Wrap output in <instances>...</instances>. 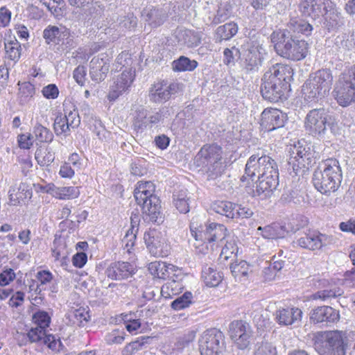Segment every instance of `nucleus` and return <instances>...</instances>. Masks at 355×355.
Returning a JSON list of instances; mask_svg holds the SVG:
<instances>
[{"instance_id": "f257e3e1", "label": "nucleus", "mask_w": 355, "mask_h": 355, "mask_svg": "<svg viewBox=\"0 0 355 355\" xmlns=\"http://www.w3.org/2000/svg\"><path fill=\"white\" fill-rule=\"evenodd\" d=\"M247 177L254 180L257 178L253 196L268 198L279 184V170L276 162L268 155H251L247 161L245 175L241 178L243 186L250 184Z\"/></svg>"}, {"instance_id": "f03ea898", "label": "nucleus", "mask_w": 355, "mask_h": 355, "mask_svg": "<svg viewBox=\"0 0 355 355\" xmlns=\"http://www.w3.org/2000/svg\"><path fill=\"white\" fill-rule=\"evenodd\" d=\"M293 69L287 64H276L265 72L261 79V93L270 102L282 99L289 83L293 79Z\"/></svg>"}, {"instance_id": "7ed1b4c3", "label": "nucleus", "mask_w": 355, "mask_h": 355, "mask_svg": "<svg viewBox=\"0 0 355 355\" xmlns=\"http://www.w3.org/2000/svg\"><path fill=\"white\" fill-rule=\"evenodd\" d=\"M342 177L338 161L336 159H328L322 162L315 171L313 183L318 191L327 195L338 190Z\"/></svg>"}, {"instance_id": "20e7f679", "label": "nucleus", "mask_w": 355, "mask_h": 355, "mask_svg": "<svg viewBox=\"0 0 355 355\" xmlns=\"http://www.w3.org/2000/svg\"><path fill=\"white\" fill-rule=\"evenodd\" d=\"M313 340L314 348L320 355H346L348 338L345 331H318L313 335Z\"/></svg>"}, {"instance_id": "39448f33", "label": "nucleus", "mask_w": 355, "mask_h": 355, "mask_svg": "<svg viewBox=\"0 0 355 355\" xmlns=\"http://www.w3.org/2000/svg\"><path fill=\"white\" fill-rule=\"evenodd\" d=\"M333 76L329 69H320L309 76L302 86V94L308 101H318L330 91Z\"/></svg>"}, {"instance_id": "423d86ee", "label": "nucleus", "mask_w": 355, "mask_h": 355, "mask_svg": "<svg viewBox=\"0 0 355 355\" xmlns=\"http://www.w3.org/2000/svg\"><path fill=\"white\" fill-rule=\"evenodd\" d=\"M277 35L278 42L275 49L278 55L293 61L302 60L307 56L309 47L305 40L294 39L285 31H279Z\"/></svg>"}, {"instance_id": "0eeeda50", "label": "nucleus", "mask_w": 355, "mask_h": 355, "mask_svg": "<svg viewBox=\"0 0 355 355\" xmlns=\"http://www.w3.org/2000/svg\"><path fill=\"white\" fill-rule=\"evenodd\" d=\"M335 119L329 116L324 109L310 110L304 121L306 132L313 137L323 139L327 135L328 130L335 134L337 129Z\"/></svg>"}, {"instance_id": "6e6552de", "label": "nucleus", "mask_w": 355, "mask_h": 355, "mask_svg": "<svg viewBox=\"0 0 355 355\" xmlns=\"http://www.w3.org/2000/svg\"><path fill=\"white\" fill-rule=\"evenodd\" d=\"M334 92L341 106H348L355 101V65L340 74Z\"/></svg>"}, {"instance_id": "1a4fd4ad", "label": "nucleus", "mask_w": 355, "mask_h": 355, "mask_svg": "<svg viewBox=\"0 0 355 355\" xmlns=\"http://www.w3.org/2000/svg\"><path fill=\"white\" fill-rule=\"evenodd\" d=\"M223 149L217 144L204 145L196 155L198 166L207 168L213 175L221 173Z\"/></svg>"}, {"instance_id": "9d476101", "label": "nucleus", "mask_w": 355, "mask_h": 355, "mask_svg": "<svg viewBox=\"0 0 355 355\" xmlns=\"http://www.w3.org/2000/svg\"><path fill=\"white\" fill-rule=\"evenodd\" d=\"M198 343L201 355H223L225 351L224 335L215 328L205 331Z\"/></svg>"}, {"instance_id": "9b49d317", "label": "nucleus", "mask_w": 355, "mask_h": 355, "mask_svg": "<svg viewBox=\"0 0 355 355\" xmlns=\"http://www.w3.org/2000/svg\"><path fill=\"white\" fill-rule=\"evenodd\" d=\"M154 193L141 190L139 192H135L134 196L137 204L141 207L146 219L159 223L162 220L161 205L159 198Z\"/></svg>"}, {"instance_id": "f8f14e48", "label": "nucleus", "mask_w": 355, "mask_h": 355, "mask_svg": "<svg viewBox=\"0 0 355 355\" xmlns=\"http://www.w3.org/2000/svg\"><path fill=\"white\" fill-rule=\"evenodd\" d=\"M191 235L197 241L203 243L223 242L226 237L227 228L221 224L210 223L207 226L198 227L194 221L190 225Z\"/></svg>"}, {"instance_id": "ddd939ff", "label": "nucleus", "mask_w": 355, "mask_h": 355, "mask_svg": "<svg viewBox=\"0 0 355 355\" xmlns=\"http://www.w3.org/2000/svg\"><path fill=\"white\" fill-rule=\"evenodd\" d=\"M266 54V52L262 44L258 40H249L244 46L243 69L247 73L257 71Z\"/></svg>"}, {"instance_id": "4468645a", "label": "nucleus", "mask_w": 355, "mask_h": 355, "mask_svg": "<svg viewBox=\"0 0 355 355\" xmlns=\"http://www.w3.org/2000/svg\"><path fill=\"white\" fill-rule=\"evenodd\" d=\"M334 236L320 233L318 231H309L296 239L293 243L296 245L309 250H322L334 244Z\"/></svg>"}, {"instance_id": "2eb2a0df", "label": "nucleus", "mask_w": 355, "mask_h": 355, "mask_svg": "<svg viewBox=\"0 0 355 355\" xmlns=\"http://www.w3.org/2000/svg\"><path fill=\"white\" fill-rule=\"evenodd\" d=\"M135 77V71L132 69H125L114 76L107 96L109 101H115L123 94L128 93Z\"/></svg>"}, {"instance_id": "dca6fc26", "label": "nucleus", "mask_w": 355, "mask_h": 355, "mask_svg": "<svg viewBox=\"0 0 355 355\" xmlns=\"http://www.w3.org/2000/svg\"><path fill=\"white\" fill-rule=\"evenodd\" d=\"M144 239L150 253L154 257H166L170 251L165 234L155 229L144 234Z\"/></svg>"}, {"instance_id": "f3484780", "label": "nucleus", "mask_w": 355, "mask_h": 355, "mask_svg": "<svg viewBox=\"0 0 355 355\" xmlns=\"http://www.w3.org/2000/svg\"><path fill=\"white\" fill-rule=\"evenodd\" d=\"M288 164L292 166L293 171H297L302 168H308L311 164L312 153L307 146H304L301 142L294 145L290 148Z\"/></svg>"}, {"instance_id": "a211bd4d", "label": "nucleus", "mask_w": 355, "mask_h": 355, "mask_svg": "<svg viewBox=\"0 0 355 355\" xmlns=\"http://www.w3.org/2000/svg\"><path fill=\"white\" fill-rule=\"evenodd\" d=\"M230 338L241 349H246L250 345L251 330L250 325L243 320H234L229 325Z\"/></svg>"}, {"instance_id": "6ab92c4d", "label": "nucleus", "mask_w": 355, "mask_h": 355, "mask_svg": "<svg viewBox=\"0 0 355 355\" xmlns=\"http://www.w3.org/2000/svg\"><path fill=\"white\" fill-rule=\"evenodd\" d=\"M340 315L338 311L329 306H320L310 312V320L313 324L330 325L337 323Z\"/></svg>"}, {"instance_id": "aec40b11", "label": "nucleus", "mask_w": 355, "mask_h": 355, "mask_svg": "<svg viewBox=\"0 0 355 355\" xmlns=\"http://www.w3.org/2000/svg\"><path fill=\"white\" fill-rule=\"evenodd\" d=\"M111 58L107 53L94 57L90 61L89 75L93 81L100 83L105 80L110 69Z\"/></svg>"}, {"instance_id": "412c9836", "label": "nucleus", "mask_w": 355, "mask_h": 355, "mask_svg": "<svg viewBox=\"0 0 355 355\" xmlns=\"http://www.w3.org/2000/svg\"><path fill=\"white\" fill-rule=\"evenodd\" d=\"M286 121V115L275 108H266L261 113V126L266 131H272L282 128Z\"/></svg>"}, {"instance_id": "4be33fe9", "label": "nucleus", "mask_w": 355, "mask_h": 355, "mask_svg": "<svg viewBox=\"0 0 355 355\" xmlns=\"http://www.w3.org/2000/svg\"><path fill=\"white\" fill-rule=\"evenodd\" d=\"M27 335L31 342L44 343L53 351L59 352L62 347L60 338L51 334H46V329L39 327H32Z\"/></svg>"}, {"instance_id": "5701e85b", "label": "nucleus", "mask_w": 355, "mask_h": 355, "mask_svg": "<svg viewBox=\"0 0 355 355\" xmlns=\"http://www.w3.org/2000/svg\"><path fill=\"white\" fill-rule=\"evenodd\" d=\"M135 272V264L127 261H116L107 268L105 274L109 279L119 281L132 277Z\"/></svg>"}, {"instance_id": "b1692460", "label": "nucleus", "mask_w": 355, "mask_h": 355, "mask_svg": "<svg viewBox=\"0 0 355 355\" xmlns=\"http://www.w3.org/2000/svg\"><path fill=\"white\" fill-rule=\"evenodd\" d=\"M330 5L331 0H301L299 10L303 16L315 19L322 15Z\"/></svg>"}, {"instance_id": "393cba45", "label": "nucleus", "mask_w": 355, "mask_h": 355, "mask_svg": "<svg viewBox=\"0 0 355 355\" xmlns=\"http://www.w3.org/2000/svg\"><path fill=\"white\" fill-rule=\"evenodd\" d=\"M302 311L295 306L279 308L275 311V319L281 326H298L302 320Z\"/></svg>"}, {"instance_id": "a878e982", "label": "nucleus", "mask_w": 355, "mask_h": 355, "mask_svg": "<svg viewBox=\"0 0 355 355\" xmlns=\"http://www.w3.org/2000/svg\"><path fill=\"white\" fill-rule=\"evenodd\" d=\"M176 85L162 80L154 83L149 90L150 100L155 103H162L167 101L171 94L175 91Z\"/></svg>"}, {"instance_id": "bb28decb", "label": "nucleus", "mask_w": 355, "mask_h": 355, "mask_svg": "<svg viewBox=\"0 0 355 355\" xmlns=\"http://www.w3.org/2000/svg\"><path fill=\"white\" fill-rule=\"evenodd\" d=\"M324 25L329 31H335L344 25L345 19L336 8V4L331 1V5L324 10Z\"/></svg>"}, {"instance_id": "cd10ccee", "label": "nucleus", "mask_w": 355, "mask_h": 355, "mask_svg": "<svg viewBox=\"0 0 355 355\" xmlns=\"http://www.w3.org/2000/svg\"><path fill=\"white\" fill-rule=\"evenodd\" d=\"M167 11L162 8H147L142 12L144 21L153 28L162 26L168 18Z\"/></svg>"}, {"instance_id": "c85d7f7f", "label": "nucleus", "mask_w": 355, "mask_h": 355, "mask_svg": "<svg viewBox=\"0 0 355 355\" xmlns=\"http://www.w3.org/2000/svg\"><path fill=\"white\" fill-rule=\"evenodd\" d=\"M70 31L64 26L49 25L43 31V37L47 44H60L64 39L70 37Z\"/></svg>"}, {"instance_id": "c756f323", "label": "nucleus", "mask_w": 355, "mask_h": 355, "mask_svg": "<svg viewBox=\"0 0 355 355\" xmlns=\"http://www.w3.org/2000/svg\"><path fill=\"white\" fill-rule=\"evenodd\" d=\"M175 37L180 45H184L189 48L196 47L201 42L200 33L189 29H178L175 32Z\"/></svg>"}, {"instance_id": "7c9ffc66", "label": "nucleus", "mask_w": 355, "mask_h": 355, "mask_svg": "<svg viewBox=\"0 0 355 355\" xmlns=\"http://www.w3.org/2000/svg\"><path fill=\"white\" fill-rule=\"evenodd\" d=\"M139 218L137 215L131 216V227L127 231L121 241L123 250L128 254L131 253V250L135 245L137 234L139 230Z\"/></svg>"}, {"instance_id": "2f4dec72", "label": "nucleus", "mask_w": 355, "mask_h": 355, "mask_svg": "<svg viewBox=\"0 0 355 355\" xmlns=\"http://www.w3.org/2000/svg\"><path fill=\"white\" fill-rule=\"evenodd\" d=\"M286 230L284 226L279 223H272L257 228V234L266 239H277L285 236Z\"/></svg>"}, {"instance_id": "473e14b6", "label": "nucleus", "mask_w": 355, "mask_h": 355, "mask_svg": "<svg viewBox=\"0 0 355 355\" xmlns=\"http://www.w3.org/2000/svg\"><path fill=\"white\" fill-rule=\"evenodd\" d=\"M313 30L312 26L307 21L297 18H292L290 19L286 26L285 31L291 33H302L305 35H311Z\"/></svg>"}, {"instance_id": "72a5a7b5", "label": "nucleus", "mask_w": 355, "mask_h": 355, "mask_svg": "<svg viewBox=\"0 0 355 355\" xmlns=\"http://www.w3.org/2000/svg\"><path fill=\"white\" fill-rule=\"evenodd\" d=\"M173 268L174 266L162 261H153L148 265V270L154 277L164 279L169 277Z\"/></svg>"}, {"instance_id": "f704fd0d", "label": "nucleus", "mask_w": 355, "mask_h": 355, "mask_svg": "<svg viewBox=\"0 0 355 355\" xmlns=\"http://www.w3.org/2000/svg\"><path fill=\"white\" fill-rule=\"evenodd\" d=\"M343 294V291L335 284H329L324 289L315 292L311 295L312 300H320L322 301H328L336 298Z\"/></svg>"}, {"instance_id": "c9c22d12", "label": "nucleus", "mask_w": 355, "mask_h": 355, "mask_svg": "<svg viewBox=\"0 0 355 355\" xmlns=\"http://www.w3.org/2000/svg\"><path fill=\"white\" fill-rule=\"evenodd\" d=\"M132 125L137 132H142L148 127L149 112L142 106L136 108L132 114Z\"/></svg>"}, {"instance_id": "e433bc0d", "label": "nucleus", "mask_w": 355, "mask_h": 355, "mask_svg": "<svg viewBox=\"0 0 355 355\" xmlns=\"http://www.w3.org/2000/svg\"><path fill=\"white\" fill-rule=\"evenodd\" d=\"M230 270L236 280L239 282H245L248 278L249 274L252 272L251 266L245 261L232 263Z\"/></svg>"}, {"instance_id": "4c0bfd02", "label": "nucleus", "mask_w": 355, "mask_h": 355, "mask_svg": "<svg viewBox=\"0 0 355 355\" xmlns=\"http://www.w3.org/2000/svg\"><path fill=\"white\" fill-rule=\"evenodd\" d=\"M202 277L205 284L210 287L218 286L222 281L221 273L211 266H205L202 272Z\"/></svg>"}, {"instance_id": "58836bf2", "label": "nucleus", "mask_w": 355, "mask_h": 355, "mask_svg": "<svg viewBox=\"0 0 355 355\" xmlns=\"http://www.w3.org/2000/svg\"><path fill=\"white\" fill-rule=\"evenodd\" d=\"M238 32V26L234 22L227 23L217 28L216 40L218 42L227 40L234 36Z\"/></svg>"}, {"instance_id": "ea45409f", "label": "nucleus", "mask_w": 355, "mask_h": 355, "mask_svg": "<svg viewBox=\"0 0 355 355\" xmlns=\"http://www.w3.org/2000/svg\"><path fill=\"white\" fill-rule=\"evenodd\" d=\"M336 46L343 51H349L355 47V32L343 33L335 40Z\"/></svg>"}, {"instance_id": "a19ab883", "label": "nucleus", "mask_w": 355, "mask_h": 355, "mask_svg": "<svg viewBox=\"0 0 355 355\" xmlns=\"http://www.w3.org/2000/svg\"><path fill=\"white\" fill-rule=\"evenodd\" d=\"M250 316L259 327L265 326L268 322L267 312L259 302L252 304Z\"/></svg>"}, {"instance_id": "79ce46f5", "label": "nucleus", "mask_w": 355, "mask_h": 355, "mask_svg": "<svg viewBox=\"0 0 355 355\" xmlns=\"http://www.w3.org/2000/svg\"><path fill=\"white\" fill-rule=\"evenodd\" d=\"M214 211L229 218H234V204L229 201H216L211 205Z\"/></svg>"}, {"instance_id": "37998d69", "label": "nucleus", "mask_w": 355, "mask_h": 355, "mask_svg": "<svg viewBox=\"0 0 355 355\" xmlns=\"http://www.w3.org/2000/svg\"><path fill=\"white\" fill-rule=\"evenodd\" d=\"M5 51L7 58L17 62L21 56V46L17 40H10L5 42Z\"/></svg>"}, {"instance_id": "c03bdc74", "label": "nucleus", "mask_w": 355, "mask_h": 355, "mask_svg": "<svg viewBox=\"0 0 355 355\" xmlns=\"http://www.w3.org/2000/svg\"><path fill=\"white\" fill-rule=\"evenodd\" d=\"M150 337H141L135 341L127 344L122 351L123 355H133L138 351L141 350L146 345L149 344Z\"/></svg>"}, {"instance_id": "a18cd8bd", "label": "nucleus", "mask_w": 355, "mask_h": 355, "mask_svg": "<svg viewBox=\"0 0 355 355\" xmlns=\"http://www.w3.org/2000/svg\"><path fill=\"white\" fill-rule=\"evenodd\" d=\"M18 96L21 104L28 103L34 96L35 89L33 84L29 82H24L19 84Z\"/></svg>"}, {"instance_id": "49530a36", "label": "nucleus", "mask_w": 355, "mask_h": 355, "mask_svg": "<svg viewBox=\"0 0 355 355\" xmlns=\"http://www.w3.org/2000/svg\"><path fill=\"white\" fill-rule=\"evenodd\" d=\"M71 324L77 326H84L89 320V315L84 309H78L68 313Z\"/></svg>"}, {"instance_id": "de8ad7c7", "label": "nucleus", "mask_w": 355, "mask_h": 355, "mask_svg": "<svg viewBox=\"0 0 355 355\" xmlns=\"http://www.w3.org/2000/svg\"><path fill=\"white\" fill-rule=\"evenodd\" d=\"M40 2L55 17L59 18L63 15V8L65 6L64 0H40Z\"/></svg>"}, {"instance_id": "09e8293b", "label": "nucleus", "mask_w": 355, "mask_h": 355, "mask_svg": "<svg viewBox=\"0 0 355 355\" xmlns=\"http://www.w3.org/2000/svg\"><path fill=\"white\" fill-rule=\"evenodd\" d=\"M35 157L42 166H49L55 159L54 153L49 148H37Z\"/></svg>"}, {"instance_id": "8fccbe9b", "label": "nucleus", "mask_w": 355, "mask_h": 355, "mask_svg": "<svg viewBox=\"0 0 355 355\" xmlns=\"http://www.w3.org/2000/svg\"><path fill=\"white\" fill-rule=\"evenodd\" d=\"M33 135L36 140L40 143L51 142L53 138L51 130L39 123L33 128Z\"/></svg>"}, {"instance_id": "3c124183", "label": "nucleus", "mask_w": 355, "mask_h": 355, "mask_svg": "<svg viewBox=\"0 0 355 355\" xmlns=\"http://www.w3.org/2000/svg\"><path fill=\"white\" fill-rule=\"evenodd\" d=\"M198 66L196 60H191L187 57L181 56L173 62V69L178 71H192Z\"/></svg>"}, {"instance_id": "603ef678", "label": "nucleus", "mask_w": 355, "mask_h": 355, "mask_svg": "<svg viewBox=\"0 0 355 355\" xmlns=\"http://www.w3.org/2000/svg\"><path fill=\"white\" fill-rule=\"evenodd\" d=\"M80 191L76 187H58L57 193H55V198L60 200H69L76 198L79 196Z\"/></svg>"}, {"instance_id": "864d4df0", "label": "nucleus", "mask_w": 355, "mask_h": 355, "mask_svg": "<svg viewBox=\"0 0 355 355\" xmlns=\"http://www.w3.org/2000/svg\"><path fill=\"white\" fill-rule=\"evenodd\" d=\"M231 14L230 6L227 3H220L214 15L211 24L216 25L227 20Z\"/></svg>"}, {"instance_id": "5fc2aeb1", "label": "nucleus", "mask_w": 355, "mask_h": 355, "mask_svg": "<svg viewBox=\"0 0 355 355\" xmlns=\"http://www.w3.org/2000/svg\"><path fill=\"white\" fill-rule=\"evenodd\" d=\"M33 321L35 327L46 329L51 322V317L47 312L39 311L33 315Z\"/></svg>"}, {"instance_id": "6e6d98bb", "label": "nucleus", "mask_w": 355, "mask_h": 355, "mask_svg": "<svg viewBox=\"0 0 355 355\" xmlns=\"http://www.w3.org/2000/svg\"><path fill=\"white\" fill-rule=\"evenodd\" d=\"M54 130L57 135H68L70 131L71 128L69 125H68V123L67 121V119H65L64 116L62 114L58 115L56 116L55 121H54Z\"/></svg>"}, {"instance_id": "4d7b16f0", "label": "nucleus", "mask_w": 355, "mask_h": 355, "mask_svg": "<svg viewBox=\"0 0 355 355\" xmlns=\"http://www.w3.org/2000/svg\"><path fill=\"white\" fill-rule=\"evenodd\" d=\"M192 297L193 295L191 292H186L182 296L173 301L171 306L174 310L183 309L191 304Z\"/></svg>"}, {"instance_id": "13d9d810", "label": "nucleus", "mask_w": 355, "mask_h": 355, "mask_svg": "<svg viewBox=\"0 0 355 355\" xmlns=\"http://www.w3.org/2000/svg\"><path fill=\"white\" fill-rule=\"evenodd\" d=\"M284 267V262L282 261H276L270 263L268 267L265 268L263 270L264 277L266 280H272L279 272Z\"/></svg>"}, {"instance_id": "bf43d9fd", "label": "nucleus", "mask_w": 355, "mask_h": 355, "mask_svg": "<svg viewBox=\"0 0 355 355\" xmlns=\"http://www.w3.org/2000/svg\"><path fill=\"white\" fill-rule=\"evenodd\" d=\"M182 288V286L180 283L175 280H173L171 282L166 283L165 285L162 286V295L166 293V297H167L168 296L171 297L172 295H177Z\"/></svg>"}, {"instance_id": "052dcab7", "label": "nucleus", "mask_w": 355, "mask_h": 355, "mask_svg": "<svg viewBox=\"0 0 355 355\" xmlns=\"http://www.w3.org/2000/svg\"><path fill=\"white\" fill-rule=\"evenodd\" d=\"M254 355H277V351L272 343L264 342L258 345Z\"/></svg>"}, {"instance_id": "680f3d73", "label": "nucleus", "mask_w": 355, "mask_h": 355, "mask_svg": "<svg viewBox=\"0 0 355 355\" xmlns=\"http://www.w3.org/2000/svg\"><path fill=\"white\" fill-rule=\"evenodd\" d=\"M64 116L71 129H74L80 125V119L78 110L73 109L68 111L66 110Z\"/></svg>"}, {"instance_id": "e2e57ef3", "label": "nucleus", "mask_w": 355, "mask_h": 355, "mask_svg": "<svg viewBox=\"0 0 355 355\" xmlns=\"http://www.w3.org/2000/svg\"><path fill=\"white\" fill-rule=\"evenodd\" d=\"M124 334V332L114 329L105 336V340L108 345L121 344L125 339Z\"/></svg>"}, {"instance_id": "0e129e2a", "label": "nucleus", "mask_w": 355, "mask_h": 355, "mask_svg": "<svg viewBox=\"0 0 355 355\" xmlns=\"http://www.w3.org/2000/svg\"><path fill=\"white\" fill-rule=\"evenodd\" d=\"M137 17L133 14L123 16L119 19L120 26L128 30L133 29L137 26Z\"/></svg>"}, {"instance_id": "69168bd1", "label": "nucleus", "mask_w": 355, "mask_h": 355, "mask_svg": "<svg viewBox=\"0 0 355 355\" xmlns=\"http://www.w3.org/2000/svg\"><path fill=\"white\" fill-rule=\"evenodd\" d=\"M234 218H248L253 215L252 210L249 207L234 204Z\"/></svg>"}, {"instance_id": "338daca9", "label": "nucleus", "mask_w": 355, "mask_h": 355, "mask_svg": "<svg viewBox=\"0 0 355 355\" xmlns=\"http://www.w3.org/2000/svg\"><path fill=\"white\" fill-rule=\"evenodd\" d=\"M42 93L47 99H55L58 97L59 89L55 84H49L42 88Z\"/></svg>"}, {"instance_id": "774afa93", "label": "nucleus", "mask_w": 355, "mask_h": 355, "mask_svg": "<svg viewBox=\"0 0 355 355\" xmlns=\"http://www.w3.org/2000/svg\"><path fill=\"white\" fill-rule=\"evenodd\" d=\"M17 141L21 148L30 149L33 144V136L30 133L19 135Z\"/></svg>"}]
</instances>
